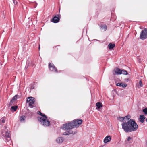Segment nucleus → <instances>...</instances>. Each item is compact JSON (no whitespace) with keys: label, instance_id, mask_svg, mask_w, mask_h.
I'll list each match as a JSON object with an SVG mask.
<instances>
[{"label":"nucleus","instance_id":"1","mask_svg":"<svg viewBox=\"0 0 147 147\" xmlns=\"http://www.w3.org/2000/svg\"><path fill=\"white\" fill-rule=\"evenodd\" d=\"M122 128L126 133L136 131L138 126L133 119H130L127 122L123 121L121 124Z\"/></svg>","mask_w":147,"mask_h":147},{"label":"nucleus","instance_id":"2","mask_svg":"<svg viewBox=\"0 0 147 147\" xmlns=\"http://www.w3.org/2000/svg\"><path fill=\"white\" fill-rule=\"evenodd\" d=\"M82 121L81 119H78L76 120H74L72 122L63 124V126L61 127V129L65 130L71 129L75 127H78L82 123Z\"/></svg>","mask_w":147,"mask_h":147},{"label":"nucleus","instance_id":"3","mask_svg":"<svg viewBox=\"0 0 147 147\" xmlns=\"http://www.w3.org/2000/svg\"><path fill=\"white\" fill-rule=\"evenodd\" d=\"M38 113L43 117H38V120L42 125L44 126H48L50 125V122L48 120L47 117L44 114L40 111L38 112Z\"/></svg>","mask_w":147,"mask_h":147},{"label":"nucleus","instance_id":"4","mask_svg":"<svg viewBox=\"0 0 147 147\" xmlns=\"http://www.w3.org/2000/svg\"><path fill=\"white\" fill-rule=\"evenodd\" d=\"M140 39L145 40L147 38V28H145L141 31L140 36Z\"/></svg>","mask_w":147,"mask_h":147},{"label":"nucleus","instance_id":"5","mask_svg":"<svg viewBox=\"0 0 147 147\" xmlns=\"http://www.w3.org/2000/svg\"><path fill=\"white\" fill-rule=\"evenodd\" d=\"M27 102H29V107L31 108H32L33 106L32 105L35 102L34 98L32 97H28L26 101Z\"/></svg>","mask_w":147,"mask_h":147},{"label":"nucleus","instance_id":"6","mask_svg":"<svg viewBox=\"0 0 147 147\" xmlns=\"http://www.w3.org/2000/svg\"><path fill=\"white\" fill-rule=\"evenodd\" d=\"M49 70L55 72H57V70L53 63H49Z\"/></svg>","mask_w":147,"mask_h":147},{"label":"nucleus","instance_id":"7","mask_svg":"<svg viewBox=\"0 0 147 147\" xmlns=\"http://www.w3.org/2000/svg\"><path fill=\"white\" fill-rule=\"evenodd\" d=\"M57 16H55L53 17L52 19V22L54 23H57L59 22L60 19V14H57Z\"/></svg>","mask_w":147,"mask_h":147},{"label":"nucleus","instance_id":"8","mask_svg":"<svg viewBox=\"0 0 147 147\" xmlns=\"http://www.w3.org/2000/svg\"><path fill=\"white\" fill-rule=\"evenodd\" d=\"M121 70L118 68L115 69L113 71V74H122Z\"/></svg>","mask_w":147,"mask_h":147},{"label":"nucleus","instance_id":"9","mask_svg":"<svg viewBox=\"0 0 147 147\" xmlns=\"http://www.w3.org/2000/svg\"><path fill=\"white\" fill-rule=\"evenodd\" d=\"M64 139L62 137H59L56 139V142L58 144L62 143L64 141Z\"/></svg>","mask_w":147,"mask_h":147},{"label":"nucleus","instance_id":"10","mask_svg":"<svg viewBox=\"0 0 147 147\" xmlns=\"http://www.w3.org/2000/svg\"><path fill=\"white\" fill-rule=\"evenodd\" d=\"M111 140V138L110 136H106L104 139V142L106 144L109 142H110Z\"/></svg>","mask_w":147,"mask_h":147},{"label":"nucleus","instance_id":"11","mask_svg":"<svg viewBox=\"0 0 147 147\" xmlns=\"http://www.w3.org/2000/svg\"><path fill=\"white\" fill-rule=\"evenodd\" d=\"M116 86L122 88H125L127 86V84L124 83H117Z\"/></svg>","mask_w":147,"mask_h":147},{"label":"nucleus","instance_id":"12","mask_svg":"<svg viewBox=\"0 0 147 147\" xmlns=\"http://www.w3.org/2000/svg\"><path fill=\"white\" fill-rule=\"evenodd\" d=\"M3 134V136L5 138H10L11 137V134L8 131H6L5 134H3V132H2Z\"/></svg>","mask_w":147,"mask_h":147},{"label":"nucleus","instance_id":"13","mask_svg":"<svg viewBox=\"0 0 147 147\" xmlns=\"http://www.w3.org/2000/svg\"><path fill=\"white\" fill-rule=\"evenodd\" d=\"M145 117L143 115H140L139 121L142 123H143L144 121V119H145Z\"/></svg>","mask_w":147,"mask_h":147},{"label":"nucleus","instance_id":"14","mask_svg":"<svg viewBox=\"0 0 147 147\" xmlns=\"http://www.w3.org/2000/svg\"><path fill=\"white\" fill-rule=\"evenodd\" d=\"M26 117L24 115H22L20 117V120L21 122L24 123L25 122Z\"/></svg>","mask_w":147,"mask_h":147},{"label":"nucleus","instance_id":"15","mask_svg":"<svg viewBox=\"0 0 147 147\" xmlns=\"http://www.w3.org/2000/svg\"><path fill=\"white\" fill-rule=\"evenodd\" d=\"M100 28L102 30H103L104 31H105L107 28L106 25L104 24H101L100 26Z\"/></svg>","mask_w":147,"mask_h":147},{"label":"nucleus","instance_id":"16","mask_svg":"<svg viewBox=\"0 0 147 147\" xmlns=\"http://www.w3.org/2000/svg\"><path fill=\"white\" fill-rule=\"evenodd\" d=\"M73 133L72 131L69 130L68 131L65 132L63 133V135H67L70 134H73Z\"/></svg>","mask_w":147,"mask_h":147},{"label":"nucleus","instance_id":"17","mask_svg":"<svg viewBox=\"0 0 147 147\" xmlns=\"http://www.w3.org/2000/svg\"><path fill=\"white\" fill-rule=\"evenodd\" d=\"M108 46L109 49H113L115 46V45L114 44L110 43L109 44Z\"/></svg>","mask_w":147,"mask_h":147},{"label":"nucleus","instance_id":"18","mask_svg":"<svg viewBox=\"0 0 147 147\" xmlns=\"http://www.w3.org/2000/svg\"><path fill=\"white\" fill-rule=\"evenodd\" d=\"M96 105L97 107L99 109L101 107H102V103L98 102L96 103Z\"/></svg>","mask_w":147,"mask_h":147},{"label":"nucleus","instance_id":"19","mask_svg":"<svg viewBox=\"0 0 147 147\" xmlns=\"http://www.w3.org/2000/svg\"><path fill=\"white\" fill-rule=\"evenodd\" d=\"M18 107L17 106H13L11 107V109L12 110H13L14 111H15L17 110Z\"/></svg>","mask_w":147,"mask_h":147},{"label":"nucleus","instance_id":"20","mask_svg":"<svg viewBox=\"0 0 147 147\" xmlns=\"http://www.w3.org/2000/svg\"><path fill=\"white\" fill-rule=\"evenodd\" d=\"M122 74H123L125 75H126L128 74V73L127 71L125 70L122 69L121 70Z\"/></svg>","mask_w":147,"mask_h":147},{"label":"nucleus","instance_id":"21","mask_svg":"<svg viewBox=\"0 0 147 147\" xmlns=\"http://www.w3.org/2000/svg\"><path fill=\"white\" fill-rule=\"evenodd\" d=\"M5 118L4 117H2L0 120V122H1L3 123H5Z\"/></svg>","mask_w":147,"mask_h":147},{"label":"nucleus","instance_id":"22","mask_svg":"<svg viewBox=\"0 0 147 147\" xmlns=\"http://www.w3.org/2000/svg\"><path fill=\"white\" fill-rule=\"evenodd\" d=\"M143 111L145 115L147 114V108H146L143 110Z\"/></svg>","mask_w":147,"mask_h":147},{"label":"nucleus","instance_id":"23","mask_svg":"<svg viewBox=\"0 0 147 147\" xmlns=\"http://www.w3.org/2000/svg\"><path fill=\"white\" fill-rule=\"evenodd\" d=\"M132 138L131 137L129 136L128 137L127 140V141L129 142V143H131L132 142V141H130V140H132Z\"/></svg>","mask_w":147,"mask_h":147},{"label":"nucleus","instance_id":"24","mask_svg":"<svg viewBox=\"0 0 147 147\" xmlns=\"http://www.w3.org/2000/svg\"><path fill=\"white\" fill-rule=\"evenodd\" d=\"M118 120L122 122L123 120V118L122 117H119L118 118Z\"/></svg>","mask_w":147,"mask_h":147},{"label":"nucleus","instance_id":"25","mask_svg":"<svg viewBox=\"0 0 147 147\" xmlns=\"http://www.w3.org/2000/svg\"><path fill=\"white\" fill-rule=\"evenodd\" d=\"M17 96H18V95L16 94V95L15 96H14L12 98V99L13 100H14L15 101L17 99Z\"/></svg>","mask_w":147,"mask_h":147},{"label":"nucleus","instance_id":"26","mask_svg":"<svg viewBox=\"0 0 147 147\" xmlns=\"http://www.w3.org/2000/svg\"><path fill=\"white\" fill-rule=\"evenodd\" d=\"M125 117L127 118V119L129 120L130 119L131 116L130 115H128L127 116H125Z\"/></svg>","mask_w":147,"mask_h":147},{"label":"nucleus","instance_id":"27","mask_svg":"<svg viewBox=\"0 0 147 147\" xmlns=\"http://www.w3.org/2000/svg\"><path fill=\"white\" fill-rule=\"evenodd\" d=\"M14 101L15 100L12 98V100L10 101V104L11 105H12V104L14 103Z\"/></svg>","mask_w":147,"mask_h":147},{"label":"nucleus","instance_id":"28","mask_svg":"<svg viewBox=\"0 0 147 147\" xmlns=\"http://www.w3.org/2000/svg\"><path fill=\"white\" fill-rule=\"evenodd\" d=\"M139 84L140 85V87H142V86H143V84H142V82L141 81V80H140V81H139Z\"/></svg>","mask_w":147,"mask_h":147},{"label":"nucleus","instance_id":"29","mask_svg":"<svg viewBox=\"0 0 147 147\" xmlns=\"http://www.w3.org/2000/svg\"><path fill=\"white\" fill-rule=\"evenodd\" d=\"M13 2L14 5H16L18 3V2L16 0H13Z\"/></svg>","mask_w":147,"mask_h":147},{"label":"nucleus","instance_id":"30","mask_svg":"<svg viewBox=\"0 0 147 147\" xmlns=\"http://www.w3.org/2000/svg\"><path fill=\"white\" fill-rule=\"evenodd\" d=\"M20 96L18 95V96H17V99L20 98Z\"/></svg>","mask_w":147,"mask_h":147},{"label":"nucleus","instance_id":"31","mask_svg":"<svg viewBox=\"0 0 147 147\" xmlns=\"http://www.w3.org/2000/svg\"><path fill=\"white\" fill-rule=\"evenodd\" d=\"M125 80L126 81H129V78H127V79H125Z\"/></svg>","mask_w":147,"mask_h":147},{"label":"nucleus","instance_id":"32","mask_svg":"<svg viewBox=\"0 0 147 147\" xmlns=\"http://www.w3.org/2000/svg\"><path fill=\"white\" fill-rule=\"evenodd\" d=\"M123 120L125 119H127V118L125 117V116L123 117Z\"/></svg>","mask_w":147,"mask_h":147},{"label":"nucleus","instance_id":"33","mask_svg":"<svg viewBox=\"0 0 147 147\" xmlns=\"http://www.w3.org/2000/svg\"><path fill=\"white\" fill-rule=\"evenodd\" d=\"M28 66H29V65H28V64H26V67H27V68H28Z\"/></svg>","mask_w":147,"mask_h":147},{"label":"nucleus","instance_id":"34","mask_svg":"<svg viewBox=\"0 0 147 147\" xmlns=\"http://www.w3.org/2000/svg\"><path fill=\"white\" fill-rule=\"evenodd\" d=\"M40 45H39V46L38 47V49L39 50H40Z\"/></svg>","mask_w":147,"mask_h":147},{"label":"nucleus","instance_id":"35","mask_svg":"<svg viewBox=\"0 0 147 147\" xmlns=\"http://www.w3.org/2000/svg\"><path fill=\"white\" fill-rule=\"evenodd\" d=\"M146 146H147V141H146Z\"/></svg>","mask_w":147,"mask_h":147},{"label":"nucleus","instance_id":"36","mask_svg":"<svg viewBox=\"0 0 147 147\" xmlns=\"http://www.w3.org/2000/svg\"><path fill=\"white\" fill-rule=\"evenodd\" d=\"M146 122H147V118H146Z\"/></svg>","mask_w":147,"mask_h":147}]
</instances>
